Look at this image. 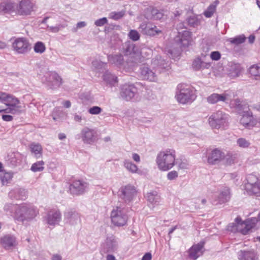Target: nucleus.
Returning a JSON list of instances; mask_svg holds the SVG:
<instances>
[{"label":"nucleus","mask_w":260,"mask_h":260,"mask_svg":"<svg viewBox=\"0 0 260 260\" xmlns=\"http://www.w3.org/2000/svg\"><path fill=\"white\" fill-rule=\"evenodd\" d=\"M249 73L255 77L256 80H260V64H254L249 68Z\"/></svg>","instance_id":"39"},{"label":"nucleus","mask_w":260,"mask_h":260,"mask_svg":"<svg viewBox=\"0 0 260 260\" xmlns=\"http://www.w3.org/2000/svg\"><path fill=\"white\" fill-rule=\"evenodd\" d=\"M0 12L4 14H16V5L9 1H3L0 3Z\"/></svg>","instance_id":"23"},{"label":"nucleus","mask_w":260,"mask_h":260,"mask_svg":"<svg viewBox=\"0 0 260 260\" xmlns=\"http://www.w3.org/2000/svg\"><path fill=\"white\" fill-rule=\"evenodd\" d=\"M1 242L5 249H9L16 245V238L10 235H7L2 238Z\"/></svg>","instance_id":"27"},{"label":"nucleus","mask_w":260,"mask_h":260,"mask_svg":"<svg viewBox=\"0 0 260 260\" xmlns=\"http://www.w3.org/2000/svg\"><path fill=\"white\" fill-rule=\"evenodd\" d=\"M2 118L4 121H10L13 120V117L9 115H3L2 116Z\"/></svg>","instance_id":"63"},{"label":"nucleus","mask_w":260,"mask_h":260,"mask_svg":"<svg viewBox=\"0 0 260 260\" xmlns=\"http://www.w3.org/2000/svg\"><path fill=\"white\" fill-rule=\"evenodd\" d=\"M19 154L18 153H17L16 154H14V158L15 159L13 160V158H12L11 162H12V165L14 166H16L17 164H19L20 162V160L17 159V157L18 156Z\"/></svg>","instance_id":"62"},{"label":"nucleus","mask_w":260,"mask_h":260,"mask_svg":"<svg viewBox=\"0 0 260 260\" xmlns=\"http://www.w3.org/2000/svg\"><path fill=\"white\" fill-rule=\"evenodd\" d=\"M103 80L111 85H114L117 82V77L108 71L104 74Z\"/></svg>","instance_id":"36"},{"label":"nucleus","mask_w":260,"mask_h":260,"mask_svg":"<svg viewBox=\"0 0 260 260\" xmlns=\"http://www.w3.org/2000/svg\"><path fill=\"white\" fill-rule=\"evenodd\" d=\"M210 66V63L204 61L199 58H196L193 60L192 64L193 69L196 71L209 69Z\"/></svg>","instance_id":"28"},{"label":"nucleus","mask_w":260,"mask_h":260,"mask_svg":"<svg viewBox=\"0 0 260 260\" xmlns=\"http://www.w3.org/2000/svg\"><path fill=\"white\" fill-rule=\"evenodd\" d=\"M239 256L240 260H257V257L253 251H242L239 252Z\"/></svg>","instance_id":"31"},{"label":"nucleus","mask_w":260,"mask_h":260,"mask_svg":"<svg viewBox=\"0 0 260 260\" xmlns=\"http://www.w3.org/2000/svg\"><path fill=\"white\" fill-rule=\"evenodd\" d=\"M16 206L12 204H6L4 206V209L6 212H11L13 209H15Z\"/></svg>","instance_id":"60"},{"label":"nucleus","mask_w":260,"mask_h":260,"mask_svg":"<svg viewBox=\"0 0 260 260\" xmlns=\"http://www.w3.org/2000/svg\"><path fill=\"white\" fill-rule=\"evenodd\" d=\"M110 61H112L113 63L117 65H122L123 63V58L121 55H115L112 56L109 58Z\"/></svg>","instance_id":"46"},{"label":"nucleus","mask_w":260,"mask_h":260,"mask_svg":"<svg viewBox=\"0 0 260 260\" xmlns=\"http://www.w3.org/2000/svg\"><path fill=\"white\" fill-rule=\"evenodd\" d=\"M118 248V244L117 240L113 237L107 238L102 244L101 248V253H112L116 252Z\"/></svg>","instance_id":"12"},{"label":"nucleus","mask_w":260,"mask_h":260,"mask_svg":"<svg viewBox=\"0 0 260 260\" xmlns=\"http://www.w3.org/2000/svg\"><path fill=\"white\" fill-rule=\"evenodd\" d=\"M176 97L178 102L182 104L192 103L196 99L193 90L188 85L180 84L177 86Z\"/></svg>","instance_id":"4"},{"label":"nucleus","mask_w":260,"mask_h":260,"mask_svg":"<svg viewBox=\"0 0 260 260\" xmlns=\"http://www.w3.org/2000/svg\"><path fill=\"white\" fill-rule=\"evenodd\" d=\"M29 148L30 151L33 153L37 158L42 156L43 149L41 145L39 143H32L30 144Z\"/></svg>","instance_id":"32"},{"label":"nucleus","mask_w":260,"mask_h":260,"mask_svg":"<svg viewBox=\"0 0 260 260\" xmlns=\"http://www.w3.org/2000/svg\"><path fill=\"white\" fill-rule=\"evenodd\" d=\"M187 22L190 26H194L198 24V20L196 17L190 16L187 19Z\"/></svg>","instance_id":"54"},{"label":"nucleus","mask_w":260,"mask_h":260,"mask_svg":"<svg viewBox=\"0 0 260 260\" xmlns=\"http://www.w3.org/2000/svg\"><path fill=\"white\" fill-rule=\"evenodd\" d=\"M247 180L245 187L249 194H257L260 193V183L258 182V178L255 176L248 175Z\"/></svg>","instance_id":"11"},{"label":"nucleus","mask_w":260,"mask_h":260,"mask_svg":"<svg viewBox=\"0 0 260 260\" xmlns=\"http://www.w3.org/2000/svg\"><path fill=\"white\" fill-rule=\"evenodd\" d=\"M82 139L84 143H91L96 138V132L93 129L88 127L84 128L81 132Z\"/></svg>","instance_id":"22"},{"label":"nucleus","mask_w":260,"mask_h":260,"mask_svg":"<svg viewBox=\"0 0 260 260\" xmlns=\"http://www.w3.org/2000/svg\"><path fill=\"white\" fill-rule=\"evenodd\" d=\"M102 111V108L99 106H93L88 109V112L92 115L99 114Z\"/></svg>","instance_id":"52"},{"label":"nucleus","mask_w":260,"mask_h":260,"mask_svg":"<svg viewBox=\"0 0 260 260\" xmlns=\"http://www.w3.org/2000/svg\"><path fill=\"white\" fill-rule=\"evenodd\" d=\"M231 198L230 189L225 187L220 191L218 197V202L216 204H222L228 202Z\"/></svg>","instance_id":"26"},{"label":"nucleus","mask_w":260,"mask_h":260,"mask_svg":"<svg viewBox=\"0 0 260 260\" xmlns=\"http://www.w3.org/2000/svg\"><path fill=\"white\" fill-rule=\"evenodd\" d=\"M44 164L43 160L38 161L32 165L30 170L34 172L42 171L44 169Z\"/></svg>","instance_id":"43"},{"label":"nucleus","mask_w":260,"mask_h":260,"mask_svg":"<svg viewBox=\"0 0 260 260\" xmlns=\"http://www.w3.org/2000/svg\"><path fill=\"white\" fill-rule=\"evenodd\" d=\"M145 49V48H143L141 51H139L138 47L133 45L129 46L128 47V51L131 52L130 54L134 57H139L140 55H142Z\"/></svg>","instance_id":"41"},{"label":"nucleus","mask_w":260,"mask_h":260,"mask_svg":"<svg viewBox=\"0 0 260 260\" xmlns=\"http://www.w3.org/2000/svg\"><path fill=\"white\" fill-rule=\"evenodd\" d=\"M124 15L123 12H111L109 15V18L113 20H118L122 18Z\"/></svg>","instance_id":"50"},{"label":"nucleus","mask_w":260,"mask_h":260,"mask_svg":"<svg viewBox=\"0 0 260 260\" xmlns=\"http://www.w3.org/2000/svg\"><path fill=\"white\" fill-rule=\"evenodd\" d=\"M119 192V197L125 203H129L136 196L137 190L134 186L128 184L121 187Z\"/></svg>","instance_id":"10"},{"label":"nucleus","mask_w":260,"mask_h":260,"mask_svg":"<svg viewBox=\"0 0 260 260\" xmlns=\"http://www.w3.org/2000/svg\"><path fill=\"white\" fill-rule=\"evenodd\" d=\"M20 101L13 96L10 95L5 104L8 106L21 110V107L19 105Z\"/></svg>","instance_id":"33"},{"label":"nucleus","mask_w":260,"mask_h":260,"mask_svg":"<svg viewBox=\"0 0 260 260\" xmlns=\"http://www.w3.org/2000/svg\"><path fill=\"white\" fill-rule=\"evenodd\" d=\"M132 158L137 162L140 161V157L137 153H133L132 154Z\"/></svg>","instance_id":"64"},{"label":"nucleus","mask_w":260,"mask_h":260,"mask_svg":"<svg viewBox=\"0 0 260 260\" xmlns=\"http://www.w3.org/2000/svg\"><path fill=\"white\" fill-rule=\"evenodd\" d=\"M216 10V5H211L207 9V10L205 11L204 15L207 17H211Z\"/></svg>","instance_id":"47"},{"label":"nucleus","mask_w":260,"mask_h":260,"mask_svg":"<svg viewBox=\"0 0 260 260\" xmlns=\"http://www.w3.org/2000/svg\"><path fill=\"white\" fill-rule=\"evenodd\" d=\"M237 144L239 147L242 148H247L250 145L249 141L243 138L238 139L237 140Z\"/></svg>","instance_id":"45"},{"label":"nucleus","mask_w":260,"mask_h":260,"mask_svg":"<svg viewBox=\"0 0 260 260\" xmlns=\"http://www.w3.org/2000/svg\"><path fill=\"white\" fill-rule=\"evenodd\" d=\"M162 13L160 12L158 10H153L152 11V17L153 19L159 20L162 17Z\"/></svg>","instance_id":"53"},{"label":"nucleus","mask_w":260,"mask_h":260,"mask_svg":"<svg viewBox=\"0 0 260 260\" xmlns=\"http://www.w3.org/2000/svg\"><path fill=\"white\" fill-rule=\"evenodd\" d=\"M207 102L210 104H214L218 102L228 103L231 100L230 95L226 92L222 94L212 93L206 98Z\"/></svg>","instance_id":"17"},{"label":"nucleus","mask_w":260,"mask_h":260,"mask_svg":"<svg viewBox=\"0 0 260 260\" xmlns=\"http://www.w3.org/2000/svg\"><path fill=\"white\" fill-rule=\"evenodd\" d=\"M227 121V115L221 111L213 113L209 118L210 125L213 128H219Z\"/></svg>","instance_id":"9"},{"label":"nucleus","mask_w":260,"mask_h":260,"mask_svg":"<svg viewBox=\"0 0 260 260\" xmlns=\"http://www.w3.org/2000/svg\"><path fill=\"white\" fill-rule=\"evenodd\" d=\"M228 66L229 75L230 77L234 78L240 76L242 69L239 63L231 62Z\"/></svg>","instance_id":"24"},{"label":"nucleus","mask_w":260,"mask_h":260,"mask_svg":"<svg viewBox=\"0 0 260 260\" xmlns=\"http://www.w3.org/2000/svg\"><path fill=\"white\" fill-rule=\"evenodd\" d=\"M87 186L86 182L76 180L71 185L70 190L74 194H80L84 192Z\"/></svg>","instance_id":"20"},{"label":"nucleus","mask_w":260,"mask_h":260,"mask_svg":"<svg viewBox=\"0 0 260 260\" xmlns=\"http://www.w3.org/2000/svg\"><path fill=\"white\" fill-rule=\"evenodd\" d=\"M86 26V22L85 21H81L78 22L77 25L76 27H74L72 29V31L74 32H76L78 31V29L79 28H81L83 27H84Z\"/></svg>","instance_id":"58"},{"label":"nucleus","mask_w":260,"mask_h":260,"mask_svg":"<svg viewBox=\"0 0 260 260\" xmlns=\"http://www.w3.org/2000/svg\"><path fill=\"white\" fill-rule=\"evenodd\" d=\"M238 157V154L235 152L229 151L225 154L224 164L225 165L231 166L235 163Z\"/></svg>","instance_id":"30"},{"label":"nucleus","mask_w":260,"mask_h":260,"mask_svg":"<svg viewBox=\"0 0 260 260\" xmlns=\"http://www.w3.org/2000/svg\"><path fill=\"white\" fill-rule=\"evenodd\" d=\"M123 165L127 171L132 173H135L138 171V167L129 159H125L123 161Z\"/></svg>","instance_id":"38"},{"label":"nucleus","mask_w":260,"mask_h":260,"mask_svg":"<svg viewBox=\"0 0 260 260\" xmlns=\"http://www.w3.org/2000/svg\"><path fill=\"white\" fill-rule=\"evenodd\" d=\"M257 222L255 218L248 219L245 221H242L241 218L237 217L234 223H232L228 226V230L232 232H239L243 235H246L251 229L254 227Z\"/></svg>","instance_id":"2"},{"label":"nucleus","mask_w":260,"mask_h":260,"mask_svg":"<svg viewBox=\"0 0 260 260\" xmlns=\"http://www.w3.org/2000/svg\"><path fill=\"white\" fill-rule=\"evenodd\" d=\"M5 112L7 113H11L13 114H18L21 112V110H19L14 108L8 107L5 109L0 110V112Z\"/></svg>","instance_id":"51"},{"label":"nucleus","mask_w":260,"mask_h":260,"mask_svg":"<svg viewBox=\"0 0 260 260\" xmlns=\"http://www.w3.org/2000/svg\"><path fill=\"white\" fill-rule=\"evenodd\" d=\"M64 218L72 225L77 224L80 220L79 214L76 212L73 211H69L66 213Z\"/></svg>","instance_id":"29"},{"label":"nucleus","mask_w":260,"mask_h":260,"mask_svg":"<svg viewBox=\"0 0 260 260\" xmlns=\"http://www.w3.org/2000/svg\"><path fill=\"white\" fill-rule=\"evenodd\" d=\"M105 66L104 62L98 59H94L92 62V67L95 70H100Z\"/></svg>","instance_id":"49"},{"label":"nucleus","mask_w":260,"mask_h":260,"mask_svg":"<svg viewBox=\"0 0 260 260\" xmlns=\"http://www.w3.org/2000/svg\"><path fill=\"white\" fill-rule=\"evenodd\" d=\"M178 176V173L176 171H172L167 174V178L170 180L176 179Z\"/></svg>","instance_id":"57"},{"label":"nucleus","mask_w":260,"mask_h":260,"mask_svg":"<svg viewBox=\"0 0 260 260\" xmlns=\"http://www.w3.org/2000/svg\"><path fill=\"white\" fill-rule=\"evenodd\" d=\"M34 49L36 53L42 54L45 51L46 47L43 42L38 41L35 44Z\"/></svg>","instance_id":"42"},{"label":"nucleus","mask_w":260,"mask_h":260,"mask_svg":"<svg viewBox=\"0 0 260 260\" xmlns=\"http://www.w3.org/2000/svg\"><path fill=\"white\" fill-rule=\"evenodd\" d=\"M231 105L236 108V109L239 112V113L241 112L248 109L246 104L242 103L240 100L237 99L233 101L231 103Z\"/></svg>","instance_id":"35"},{"label":"nucleus","mask_w":260,"mask_h":260,"mask_svg":"<svg viewBox=\"0 0 260 260\" xmlns=\"http://www.w3.org/2000/svg\"><path fill=\"white\" fill-rule=\"evenodd\" d=\"M242 117L240 120V123L248 128H252L257 124L256 119L253 116L252 113L247 109L240 113Z\"/></svg>","instance_id":"13"},{"label":"nucleus","mask_w":260,"mask_h":260,"mask_svg":"<svg viewBox=\"0 0 260 260\" xmlns=\"http://www.w3.org/2000/svg\"><path fill=\"white\" fill-rule=\"evenodd\" d=\"M140 31L144 35L150 36L158 35L161 32L157 27L153 24L148 22H143L139 26Z\"/></svg>","instance_id":"15"},{"label":"nucleus","mask_w":260,"mask_h":260,"mask_svg":"<svg viewBox=\"0 0 260 260\" xmlns=\"http://www.w3.org/2000/svg\"><path fill=\"white\" fill-rule=\"evenodd\" d=\"M159 61L163 62V64L160 69H161L162 70H169L170 69V63L169 61H166L165 60L162 58L161 56L158 55L156 56L152 60V64L154 66H155L156 64H158L159 63Z\"/></svg>","instance_id":"34"},{"label":"nucleus","mask_w":260,"mask_h":260,"mask_svg":"<svg viewBox=\"0 0 260 260\" xmlns=\"http://www.w3.org/2000/svg\"><path fill=\"white\" fill-rule=\"evenodd\" d=\"M35 5L30 0H21L16 5V14L27 16L35 11Z\"/></svg>","instance_id":"8"},{"label":"nucleus","mask_w":260,"mask_h":260,"mask_svg":"<svg viewBox=\"0 0 260 260\" xmlns=\"http://www.w3.org/2000/svg\"><path fill=\"white\" fill-rule=\"evenodd\" d=\"M212 60H218L220 58V54L218 51L212 52L210 55Z\"/></svg>","instance_id":"59"},{"label":"nucleus","mask_w":260,"mask_h":260,"mask_svg":"<svg viewBox=\"0 0 260 260\" xmlns=\"http://www.w3.org/2000/svg\"><path fill=\"white\" fill-rule=\"evenodd\" d=\"M190 32L186 30L179 31L178 36L175 40L178 43L179 47H187L190 41Z\"/></svg>","instance_id":"18"},{"label":"nucleus","mask_w":260,"mask_h":260,"mask_svg":"<svg viewBox=\"0 0 260 260\" xmlns=\"http://www.w3.org/2000/svg\"><path fill=\"white\" fill-rule=\"evenodd\" d=\"M225 157V153L218 148L213 149L208 156V162L210 165H216L222 161Z\"/></svg>","instance_id":"16"},{"label":"nucleus","mask_w":260,"mask_h":260,"mask_svg":"<svg viewBox=\"0 0 260 260\" xmlns=\"http://www.w3.org/2000/svg\"><path fill=\"white\" fill-rule=\"evenodd\" d=\"M42 82L46 84L50 88L55 89L62 84L61 78L56 72L48 71L42 77Z\"/></svg>","instance_id":"6"},{"label":"nucleus","mask_w":260,"mask_h":260,"mask_svg":"<svg viewBox=\"0 0 260 260\" xmlns=\"http://www.w3.org/2000/svg\"><path fill=\"white\" fill-rule=\"evenodd\" d=\"M245 39L246 37L244 35H241L235 38H230L229 41L231 43L238 45L244 42Z\"/></svg>","instance_id":"44"},{"label":"nucleus","mask_w":260,"mask_h":260,"mask_svg":"<svg viewBox=\"0 0 260 260\" xmlns=\"http://www.w3.org/2000/svg\"><path fill=\"white\" fill-rule=\"evenodd\" d=\"M61 219V215L59 210L50 211L47 216V223L51 225H55L59 223Z\"/></svg>","instance_id":"21"},{"label":"nucleus","mask_w":260,"mask_h":260,"mask_svg":"<svg viewBox=\"0 0 260 260\" xmlns=\"http://www.w3.org/2000/svg\"><path fill=\"white\" fill-rule=\"evenodd\" d=\"M10 95L5 92H0V101L6 103Z\"/></svg>","instance_id":"61"},{"label":"nucleus","mask_w":260,"mask_h":260,"mask_svg":"<svg viewBox=\"0 0 260 260\" xmlns=\"http://www.w3.org/2000/svg\"><path fill=\"white\" fill-rule=\"evenodd\" d=\"M160 198V196L156 191H152L148 193L147 194L148 201L152 205L157 204L159 203Z\"/></svg>","instance_id":"37"},{"label":"nucleus","mask_w":260,"mask_h":260,"mask_svg":"<svg viewBox=\"0 0 260 260\" xmlns=\"http://www.w3.org/2000/svg\"><path fill=\"white\" fill-rule=\"evenodd\" d=\"M13 173L11 172H4L0 174V179L3 185L6 184L9 182L13 178Z\"/></svg>","instance_id":"40"},{"label":"nucleus","mask_w":260,"mask_h":260,"mask_svg":"<svg viewBox=\"0 0 260 260\" xmlns=\"http://www.w3.org/2000/svg\"><path fill=\"white\" fill-rule=\"evenodd\" d=\"M37 215L36 210L26 205H16L15 207L14 219L19 222L28 221L35 218Z\"/></svg>","instance_id":"3"},{"label":"nucleus","mask_w":260,"mask_h":260,"mask_svg":"<svg viewBox=\"0 0 260 260\" xmlns=\"http://www.w3.org/2000/svg\"><path fill=\"white\" fill-rule=\"evenodd\" d=\"M176 157V152L173 149L160 151L156 158L158 169L161 171H167L171 169L175 165Z\"/></svg>","instance_id":"1"},{"label":"nucleus","mask_w":260,"mask_h":260,"mask_svg":"<svg viewBox=\"0 0 260 260\" xmlns=\"http://www.w3.org/2000/svg\"><path fill=\"white\" fill-rule=\"evenodd\" d=\"M12 48L17 53L24 54L30 50L31 44L25 38H17L12 42Z\"/></svg>","instance_id":"7"},{"label":"nucleus","mask_w":260,"mask_h":260,"mask_svg":"<svg viewBox=\"0 0 260 260\" xmlns=\"http://www.w3.org/2000/svg\"><path fill=\"white\" fill-rule=\"evenodd\" d=\"M127 216L123 205H120L113 208L111 213L112 223L115 226H122L125 225Z\"/></svg>","instance_id":"5"},{"label":"nucleus","mask_w":260,"mask_h":260,"mask_svg":"<svg viewBox=\"0 0 260 260\" xmlns=\"http://www.w3.org/2000/svg\"><path fill=\"white\" fill-rule=\"evenodd\" d=\"M203 248V245L202 244H198L193 245L189 250V257L194 260L197 259L200 256L202 255Z\"/></svg>","instance_id":"25"},{"label":"nucleus","mask_w":260,"mask_h":260,"mask_svg":"<svg viewBox=\"0 0 260 260\" xmlns=\"http://www.w3.org/2000/svg\"><path fill=\"white\" fill-rule=\"evenodd\" d=\"M108 23L107 19L106 17L96 20L94 22V24L97 26H102Z\"/></svg>","instance_id":"55"},{"label":"nucleus","mask_w":260,"mask_h":260,"mask_svg":"<svg viewBox=\"0 0 260 260\" xmlns=\"http://www.w3.org/2000/svg\"><path fill=\"white\" fill-rule=\"evenodd\" d=\"M137 92V88L133 84L123 85L120 90V96L121 98L129 101L134 97Z\"/></svg>","instance_id":"14"},{"label":"nucleus","mask_w":260,"mask_h":260,"mask_svg":"<svg viewBox=\"0 0 260 260\" xmlns=\"http://www.w3.org/2000/svg\"><path fill=\"white\" fill-rule=\"evenodd\" d=\"M179 169L185 170L188 169V164L186 160H181V161H177Z\"/></svg>","instance_id":"56"},{"label":"nucleus","mask_w":260,"mask_h":260,"mask_svg":"<svg viewBox=\"0 0 260 260\" xmlns=\"http://www.w3.org/2000/svg\"><path fill=\"white\" fill-rule=\"evenodd\" d=\"M141 77L144 79L151 82L156 81L157 80V74L156 71H153L147 66H143L140 69Z\"/></svg>","instance_id":"19"},{"label":"nucleus","mask_w":260,"mask_h":260,"mask_svg":"<svg viewBox=\"0 0 260 260\" xmlns=\"http://www.w3.org/2000/svg\"><path fill=\"white\" fill-rule=\"evenodd\" d=\"M128 37L130 39L134 41H136L139 40L140 35L139 32L136 30H131L128 33Z\"/></svg>","instance_id":"48"}]
</instances>
